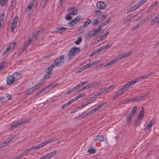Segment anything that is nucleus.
Returning <instances> with one entry per match:
<instances>
[{
    "instance_id": "de8ad7c7",
    "label": "nucleus",
    "mask_w": 159,
    "mask_h": 159,
    "mask_svg": "<svg viewBox=\"0 0 159 159\" xmlns=\"http://www.w3.org/2000/svg\"><path fill=\"white\" fill-rule=\"evenodd\" d=\"M43 84V82H42L34 86L35 87L36 89H39L41 86Z\"/></svg>"
},
{
    "instance_id": "423d86ee",
    "label": "nucleus",
    "mask_w": 159,
    "mask_h": 159,
    "mask_svg": "<svg viewBox=\"0 0 159 159\" xmlns=\"http://www.w3.org/2000/svg\"><path fill=\"white\" fill-rule=\"evenodd\" d=\"M64 61V55H62L58 58L56 59L52 65L54 67L59 66L63 64Z\"/></svg>"
},
{
    "instance_id": "39448f33",
    "label": "nucleus",
    "mask_w": 159,
    "mask_h": 159,
    "mask_svg": "<svg viewBox=\"0 0 159 159\" xmlns=\"http://www.w3.org/2000/svg\"><path fill=\"white\" fill-rule=\"evenodd\" d=\"M38 0H32V1L29 2L28 4L26 9V12L31 11L33 12V7L35 4V7L37 8V6L38 5Z\"/></svg>"
},
{
    "instance_id": "f8f14e48",
    "label": "nucleus",
    "mask_w": 159,
    "mask_h": 159,
    "mask_svg": "<svg viewBox=\"0 0 159 159\" xmlns=\"http://www.w3.org/2000/svg\"><path fill=\"white\" fill-rule=\"evenodd\" d=\"M81 19V16H77L75 18H74L73 19L71 20L69 23L70 26L73 27Z\"/></svg>"
},
{
    "instance_id": "f257e3e1",
    "label": "nucleus",
    "mask_w": 159,
    "mask_h": 159,
    "mask_svg": "<svg viewBox=\"0 0 159 159\" xmlns=\"http://www.w3.org/2000/svg\"><path fill=\"white\" fill-rule=\"evenodd\" d=\"M22 77V75L17 72H15L12 75L8 76L7 79V83L8 85H11L13 82L19 80Z\"/></svg>"
},
{
    "instance_id": "bb28decb",
    "label": "nucleus",
    "mask_w": 159,
    "mask_h": 159,
    "mask_svg": "<svg viewBox=\"0 0 159 159\" xmlns=\"http://www.w3.org/2000/svg\"><path fill=\"white\" fill-rule=\"evenodd\" d=\"M101 83L98 82H96L94 83H91L89 84V88H94L100 85Z\"/></svg>"
},
{
    "instance_id": "8fccbe9b",
    "label": "nucleus",
    "mask_w": 159,
    "mask_h": 159,
    "mask_svg": "<svg viewBox=\"0 0 159 159\" xmlns=\"http://www.w3.org/2000/svg\"><path fill=\"white\" fill-rule=\"evenodd\" d=\"M105 103H101L98 105L97 107L96 108H95L96 109H97V111L99 109H100L102 106H103L105 104Z\"/></svg>"
},
{
    "instance_id": "37998d69",
    "label": "nucleus",
    "mask_w": 159,
    "mask_h": 159,
    "mask_svg": "<svg viewBox=\"0 0 159 159\" xmlns=\"http://www.w3.org/2000/svg\"><path fill=\"white\" fill-rule=\"evenodd\" d=\"M7 1V0H1L0 2L1 5L2 6H5Z\"/></svg>"
},
{
    "instance_id": "052dcab7",
    "label": "nucleus",
    "mask_w": 159,
    "mask_h": 159,
    "mask_svg": "<svg viewBox=\"0 0 159 159\" xmlns=\"http://www.w3.org/2000/svg\"><path fill=\"white\" fill-rule=\"evenodd\" d=\"M23 156H27L28 155V152L27 150H25L22 153Z\"/></svg>"
},
{
    "instance_id": "c85d7f7f",
    "label": "nucleus",
    "mask_w": 159,
    "mask_h": 159,
    "mask_svg": "<svg viewBox=\"0 0 159 159\" xmlns=\"http://www.w3.org/2000/svg\"><path fill=\"white\" fill-rule=\"evenodd\" d=\"M154 120H151L149 123L147 125L146 128L148 130L150 129V128L152 126V125L154 124Z\"/></svg>"
},
{
    "instance_id": "f03ea898",
    "label": "nucleus",
    "mask_w": 159,
    "mask_h": 159,
    "mask_svg": "<svg viewBox=\"0 0 159 159\" xmlns=\"http://www.w3.org/2000/svg\"><path fill=\"white\" fill-rule=\"evenodd\" d=\"M45 30L43 29H42L38 31H36L33 35L34 39H36L38 43H39L42 41L44 36Z\"/></svg>"
},
{
    "instance_id": "ea45409f",
    "label": "nucleus",
    "mask_w": 159,
    "mask_h": 159,
    "mask_svg": "<svg viewBox=\"0 0 159 159\" xmlns=\"http://www.w3.org/2000/svg\"><path fill=\"white\" fill-rule=\"evenodd\" d=\"M148 0H141V1L138 2L137 3L138 4L139 6L140 7L145 2H146Z\"/></svg>"
},
{
    "instance_id": "c03bdc74",
    "label": "nucleus",
    "mask_w": 159,
    "mask_h": 159,
    "mask_svg": "<svg viewBox=\"0 0 159 159\" xmlns=\"http://www.w3.org/2000/svg\"><path fill=\"white\" fill-rule=\"evenodd\" d=\"M132 20L131 18L127 19L125 20H124L123 21V24H126L128 22H130Z\"/></svg>"
},
{
    "instance_id": "9d476101",
    "label": "nucleus",
    "mask_w": 159,
    "mask_h": 159,
    "mask_svg": "<svg viewBox=\"0 0 159 159\" xmlns=\"http://www.w3.org/2000/svg\"><path fill=\"white\" fill-rule=\"evenodd\" d=\"M132 51H130L129 52L123 54H120L116 57L118 61H120L122 59L128 57L132 53Z\"/></svg>"
},
{
    "instance_id": "7ed1b4c3",
    "label": "nucleus",
    "mask_w": 159,
    "mask_h": 159,
    "mask_svg": "<svg viewBox=\"0 0 159 159\" xmlns=\"http://www.w3.org/2000/svg\"><path fill=\"white\" fill-rule=\"evenodd\" d=\"M30 121V119H20L13 122L11 125V127L12 128L13 127H18L22 124L28 123Z\"/></svg>"
},
{
    "instance_id": "0eeeda50",
    "label": "nucleus",
    "mask_w": 159,
    "mask_h": 159,
    "mask_svg": "<svg viewBox=\"0 0 159 159\" xmlns=\"http://www.w3.org/2000/svg\"><path fill=\"white\" fill-rule=\"evenodd\" d=\"M101 30L99 28H97L90 31L87 34L86 36L87 38H91L92 37L95 36L98 33H99Z\"/></svg>"
},
{
    "instance_id": "a18cd8bd",
    "label": "nucleus",
    "mask_w": 159,
    "mask_h": 159,
    "mask_svg": "<svg viewBox=\"0 0 159 159\" xmlns=\"http://www.w3.org/2000/svg\"><path fill=\"white\" fill-rule=\"evenodd\" d=\"M96 150L94 149H89L88 152L90 154H93L95 152Z\"/></svg>"
},
{
    "instance_id": "09e8293b",
    "label": "nucleus",
    "mask_w": 159,
    "mask_h": 159,
    "mask_svg": "<svg viewBox=\"0 0 159 159\" xmlns=\"http://www.w3.org/2000/svg\"><path fill=\"white\" fill-rule=\"evenodd\" d=\"M78 99L77 97L76 96V97H75L72 99L70 100L69 102V103H70V104H71V103H72L75 101L77 100Z\"/></svg>"
},
{
    "instance_id": "473e14b6",
    "label": "nucleus",
    "mask_w": 159,
    "mask_h": 159,
    "mask_svg": "<svg viewBox=\"0 0 159 159\" xmlns=\"http://www.w3.org/2000/svg\"><path fill=\"white\" fill-rule=\"evenodd\" d=\"M142 25L143 24L141 23H138L132 28V30L134 31L136 29H138L139 28L141 27Z\"/></svg>"
},
{
    "instance_id": "20e7f679",
    "label": "nucleus",
    "mask_w": 159,
    "mask_h": 159,
    "mask_svg": "<svg viewBox=\"0 0 159 159\" xmlns=\"http://www.w3.org/2000/svg\"><path fill=\"white\" fill-rule=\"evenodd\" d=\"M80 51V49L78 48L74 47L71 48L67 53L69 57L68 59L70 60L72 58L73 56L75 55L76 53H79Z\"/></svg>"
},
{
    "instance_id": "f704fd0d",
    "label": "nucleus",
    "mask_w": 159,
    "mask_h": 159,
    "mask_svg": "<svg viewBox=\"0 0 159 159\" xmlns=\"http://www.w3.org/2000/svg\"><path fill=\"white\" fill-rule=\"evenodd\" d=\"M137 110V107L136 106H134L132 108V111L131 113H130L132 114L133 116L135 115L136 113Z\"/></svg>"
},
{
    "instance_id": "4468645a",
    "label": "nucleus",
    "mask_w": 159,
    "mask_h": 159,
    "mask_svg": "<svg viewBox=\"0 0 159 159\" xmlns=\"http://www.w3.org/2000/svg\"><path fill=\"white\" fill-rule=\"evenodd\" d=\"M13 138L11 137H10L7 139L5 140L0 145H1L2 148L5 147L9 145L10 143L13 140Z\"/></svg>"
},
{
    "instance_id": "69168bd1",
    "label": "nucleus",
    "mask_w": 159,
    "mask_h": 159,
    "mask_svg": "<svg viewBox=\"0 0 159 159\" xmlns=\"http://www.w3.org/2000/svg\"><path fill=\"white\" fill-rule=\"evenodd\" d=\"M59 85V83H57L55 84H52L50 85L52 89H53L56 86Z\"/></svg>"
},
{
    "instance_id": "a878e982",
    "label": "nucleus",
    "mask_w": 159,
    "mask_h": 159,
    "mask_svg": "<svg viewBox=\"0 0 159 159\" xmlns=\"http://www.w3.org/2000/svg\"><path fill=\"white\" fill-rule=\"evenodd\" d=\"M115 87V86L114 85H111L108 87L104 88V91L109 93L110 92L112 91L113 89V88Z\"/></svg>"
},
{
    "instance_id": "4be33fe9",
    "label": "nucleus",
    "mask_w": 159,
    "mask_h": 159,
    "mask_svg": "<svg viewBox=\"0 0 159 159\" xmlns=\"http://www.w3.org/2000/svg\"><path fill=\"white\" fill-rule=\"evenodd\" d=\"M67 29V28L64 27H61L60 28H57L56 30L54 31L55 32L57 33H61L65 32Z\"/></svg>"
},
{
    "instance_id": "5701e85b",
    "label": "nucleus",
    "mask_w": 159,
    "mask_h": 159,
    "mask_svg": "<svg viewBox=\"0 0 159 159\" xmlns=\"http://www.w3.org/2000/svg\"><path fill=\"white\" fill-rule=\"evenodd\" d=\"M139 7L138 4L137 3L136 4L134 5L133 6L131 7L128 10L127 12L128 14L129 12H132L138 8Z\"/></svg>"
},
{
    "instance_id": "f3484780",
    "label": "nucleus",
    "mask_w": 159,
    "mask_h": 159,
    "mask_svg": "<svg viewBox=\"0 0 159 159\" xmlns=\"http://www.w3.org/2000/svg\"><path fill=\"white\" fill-rule=\"evenodd\" d=\"M57 140V139L56 138L53 139H50L48 140H47L42 143L43 147L45 146L47 144L50 143L54 141H56Z\"/></svg>"
},
{
    "instance_id": "79ce46f5",
    "label": "nucleus",
    "mask_w": 159,
    "mask_h": 159,
    "mask_svg": "<svg viewBox=\"0 0 159 159\" xmlns=\"http://www.w3.org/2000/svg\"><path fill=\"white\" fill-rule=\"evenodd\" d=\"M124 92L121 90V89H120L117 91L116 92V93L120 96L121 95V94L123 93Z\"/></svg>"
},
{
    "instance_id": "e433bc0d",
    "label": "nucleus",
    "mask_w": 159,
    "mask_h": 159,
    "mask_svg": "<svg viewBox=\"0 0 159 159\" xmlns=\"http://www.w3.org/2000/svg\"><path fill=\"white\" fill-rule=\"evenodd\" d=\"M100 23L98 19H94L93 20L92 24L94 25H97Z\"/></svg>"
},
{
    "instance_id": "ddd939ff",
    "label": "nucleus",
    "mask_w": 159,
    "mask_h": 159,
    "mask_svg": "<svg viewBox=\"0 0 159 159\" xmlns=\"http://www.w3.org/2000/svg\"><path fill=\"white\" fill-rule=\"evenodd\" d=\"M150 74H148L146 75H142L141 76L138 77L136 79L133 80L134 81V82H135V84L136 83H137L142 80H143L146 79L150 77Z\"/></svg>"
},
{
    "instance_id": "7c9ffc66",
    "label": "nucleus",
    "mask_w": 159,
    "mask_h": 159,
    "mask_svg": "<svg viewBox=\"0 0 159 159\" xmlns=\"http://www.w3.org/2000/svg\"><path fill=\"white\" fill-rule=\"evenodd\" d=\"M36 90V89L35 87L34 86L28 90L27 93L29 94H31Z\"/></svg>"
},
{
    "instance_id": "6e6d98bb",
    "label": "nucleus",
    "mask_w": 159,
    "mask_h": 159,
    "mask_svg": "<svg viewBox=\"0 0 159 159\" xmlns=\"http://www.w3.org/2000/svg\"><path fill=\"white\" fill-rule=\"evenodd\" d=\"M97 111V109L95 108L93 109V110H91V111H90L89 112V113L88 114V115H89V114H91L92 113H93L94 112H95V111Z\"/></svg>"
},
{
    "instance_id": "aec40b11",
    "label": "nucleus",
    "mask_w": 159,
    "mask_h": 159,
    "mask_svg": "<svg viewBox=\"0 0 159 159\" xmlns=\"http://www.w3.org/2000/svg\"><path fill=\"white\" fill-rule=\"evenodd\" d=\"M118 61L117 58H116L115 59H113L111 61L107 62V63L104 65V67H107L110 65H112L113 64L116 63L118 62Z\"/></svg>"
},
{
    "instance_id": "680f3d73",
    "label": "nucleus",
    "mask_w": 159,
    "mask_h": 159,
    "mask_svg": "<svg viewBox=\"0 0 159 159\" xmlns=\"http://www.w3.org/2000/svg\"><path fill=\"white\" fill-rule=\"evenodd\" d=\"M119 97V96L116 93L113 96L112 98L114 100L116 99Z\"/></svg>"
},
{
    "instance_id": "dca6fc26",
    "label": "nucleus",
    "mask_w": 159,
    "mask_h": 159,
    "mask_svg": "<svg viewBox=\"0 0 159 159\" xmlns=\"http://www.w3.org/2000/svg\"><path fill=\"white\" fill-rule=\"evenodd\" d=\"M69 15L75 16L77 14V9L75 7L70 8L68 9Z\"/></svg>"
},
{
    "instance_id": "1a4fd4ad",
    "label": "nucleus",
    "mask_w": 159,
    "mask_h": 159,
    "mask_svg": "<svg viewBox=\"0 0 159 159\" xmlns=\"http://www.w3.org/2000/svg\"><path fill=\"white\" fill-rule=\"evenodd\" d=\"M56 153L57 152L54 151L42 156L39 159H50L55 156Z\"/></svg>"
},
{
    "instance_id": "393cba45",
    "label": "nucleus",
    "mask_w": 159,
    "mask_h": 159,
    "mask_svg": "<svg viewBox=\"0 0 159 159\" xmlns=\"http://www.w3.org/2000/svg\"><path fill=\"white\" fill-rule=\"evenodd\" d=\"M104 140V137L101 135H98L95 136L93 139L94 141H98L99 142L102 141Z\"/></svg>"
},
{
    "instance_id": "bf43d9fd",
    "label": "nucleus",
    "mask_w": 159,
    "mask_h": 159,
    "mask_svg": "<svg viewBox=\"0 0 159 159\" xmlns=\"http://www.w3.org/2000/svg\"><path fill=\"white\" fill-rule=\"evenodd\" d=\"M51 76L50 75L45 74L44 77V79L45 80L48 79Z\"/></svg>"
},
{
    "instance_id": "0e129e2a",
    "label": "nucleus",
    "mask_w": 159,
    "mask_h": 159,
    "mask_svg": "<svg viewBox=\"0 0 159 159\" xmlns=\"http://www.w3.org/2000/svg\"><path fill=\"white\" fill-rule=\"evenodd\" d=\"M88 82H89L87 81H83V82H81L80 83V84L81 86V87H82L84 85L88 83Z\"/></svg>"
},
{
    "instance_id": "2f4dec72",
    "label": "nucleus",
    "mask_w": 159,
    "mask_h": 159,
    "mask_svg": "<svg viewBox=\"0 0 159 159\" xmlns=\"http://www.w3.org/2000/svg\"><path fill=\"white\" fill-rule=\"evenodd\" d=\"M109 32H107L105 33L100 38V39L101 41H102L104 40L108 36L109 34Z\"/></svg>"
},
{
    "instance_id": "2eb2a0df",
    "label": "nucleus",
    "mask_w": 159,
    "mask_h": 159,
    "mask_svg": "<svg viewBox=\"0 0 159 159\" xmlns=\"http://www.w3.org/2000/svg\"><path fill=\"white\" fill-rule=\"evenodd\" d=\"M96 6L98 8L103 10L105 9L107 7L105 3L102 1L98 2L96 3Z\"/></svg>"
},
{
    "instance_id": "864d4df0",
    "label": "nucleus",
    "mask_w": 159,
    "mask_h": 159,
    "mask_svg": "<svg viewBox=\"0 0 159 159\" xmlns=\"http://www.w3.org/2000/svg\"><path fill=\"white\" fill-rule=\"evenodd\" d=\"M157 4V2H154L152 3L151 5V7H156Z\"/></svg>"
},
{
    "instance_id": "49530a36",
    "label": "nucleus",
    "mask_w": 159,
    "mask_h": 159,
    "mask_svg": "<svg viewBox=\"0 0 159 159\" xmlns=\"http://www.w3.org/2000/svg\"><path fill=\"white\" fill-rule=\"evenodd\" d=\"M84 69H87L91 68L92 67V65H91V63L88 64L84 66Z\"/></svg>"
},
{
    "instance_id": "9b49d317",
    "label": "nucleus",
    "mask_w": 159,
    "mask_h": 159,
    "mask_svg": "<svg viewBox=\"0 0 159 159\" xmlns=\"http://www.w3.org/2000/svg\"><path fill=\"white\" fill-rule=\"evenodd\" d=\"M134 84L135 82L133 80L122 85V87L120 88V89H121V90L124 92L127 90V88H129L130 86L133 85Z\"/></svg>"
},
{
    "instance_id": "3c124183",
    "label": "nucleus",
    "mask_w": 159,
    "mask_h": 159,
    "mask_svg": "<svg viewBox=\"0 0 159 159\" xmlns=\"http://www.w3.org/2000/svg\"><path fill=\"white\" fill-rule=\"evenodd\" d=\"M70 104V103H69V102H68L66 103L65 104H64V105H62L61 106V108L62 109H64L65 107L69 106Z\"/></svg>"
},
{
    "instance_id": "5fc2aeb1",
    "label": "nucleus",
    "mask_w": 159,
    "mask_h": 159,
    "mask_svg": "<svg viewBox=\"0 0 159 159\" xmlns=\"http://www.w3.org/2000/svg\"><path fill=\"white\" fill-rule=\"evenodd\" d=\"M18 19V18L16 16L14 19L13 20V23L14 24H17V20Z\"/></svg>"
},
{
    "instance_id": "6e6552de",
    "label": "nucleus",
    "mask_w": 159,
    "mask_h": 159,
    "mask_svg": "<svg viewBox=\"0 0 159 159\" xmlns=\"http://www.w3.org/2000/svg\"><path fill=\"white\" fill-rule=\"evenodd\" d=\"M144 107H142L141 111L137 118L136 120V122L137 123L141 122L144 116Z\"/></svg>"
},
{
    "instance_id": "4c0bfd02",
    "label": "nucleus",
    "mask_w": 159,
    "mask_h": 159,
    "mask_svg": "<svg viewBox=\"0 0 159 159\" xmlns=\"http://www.w3.org/2000/svg\"><path fill=\"white\" fill-rule=\"evenodd\" d=\"M82 40V39L81 37H79L78 39L75 42V43L77 45H79L81 42Z\"/></svg>"
},
{
    "instance_id": "4d7b16f0",
    "label": "nucleus",
    "mask_w": 159,
    "mask_h": 159,
    "mask_svg": "<svg viewBox=\"0 0 159 159\" xmlns=\"http://www.w3.org/2000/svg\"><path fill=\"white\" fill-rule=\"evenodd\" d=\"M66 20H70L71 18L72 17L71 16H70V15H67L66 16Z\"/></svg>"
},
{
    "instance_id": "603ef678",
    "label": "nucleus",
    "mask_w": 159,
    "mask_h": 159,
    "mask_svg": "<svg viewBox=\"0 0 159 159\" xmlns=\"http://www.w3.org/2000/svg\"><path fill=\"white\" fill-rule=\"evenodd\" d=\"M106 25L105 23L104 22L102 23L100 25H98L99 28L102 30V28L104 25Z\"/></svg>"
},
{
    "instance_id": "a211bd4d",
    "label": "nucleus",
    "mask_w": 159,
    "mask_h": 159,
    "mask_svg": "<svg viewBox=\"0 0 159 159\" xmlns=\"http://www.w3.org/2000/svg\"><path fill=\"white\" fill-rule=\"evenodd\" d=\"M52 89L51 88V87L50 85H49L44 88L42 89L39 92V93L37 94V95H39L41 93L43 92V94H44Z\"/></svg>"
},
{
    "instance_id": "c9c22d12",
    "label": "nucleus",
    "mask_w": 159,
    "mask_h": 159,
    "mask_svg": "<svg viewBox=\"0 0 159 159\" xmlns=\"http://www.w3.org/2000/svg\"><path fill=\"white\" fill-rule=\"evenodd\" d=\"M11 46H9L7 48L4 50L2 53V55H4L5 54L7 53L11 49Z\"/></svg>"
},
{
    "instance_id": "774afa93",
    "label": "nucleus",
    "mask_w": 159,
    "mask_h": 159,
    "mask_svg": "<svg viewBox=\"0 0 159 159\" xmlns=\"http://www.w3.org/2000/svg\"><path fill=\"white\" fill-rule=\"evenodd\" d=\"M93 102V100H90L89 101H88L87 102V103H85V106H86L87 105H88L89 104Z\"/></svg>"
},
{
    "instance_id": "cd10ccee",
    "label": "nucleus",
    "mask_w": 159,
    "mask_h": 159,
    "mask_svg": "<svg viewBox=\"0 0 159 159\" xmlns=\"http://www.w3.org/2000/svg\"><path fill=\"white\" fill-rule=\"evenodd\" d=\"M159 23V20L158 18H156V17L153 20H151L150 24L151 25H154L155 24H157Z\"/></svg>"
},
{
    "instance_id": "b1692460",
    "label": "nucleus",
    "mask_w": 159,
    "mask_h": 159,
    "mask_svg": "<svg viewBox=\"0 0 159 159\" xmlns=\"http://www.w3.org/2000/svg\"><path fill=\"white\" fill-rule=\"evenodd\" d=\"M126 122L127 124H129L132 120V119L134 117L133 115L131 113H129L128 115H126Z\"/></svg>"
},
{
    "instance_id": "6ab92c4d",
    "label": "nucleus",
    "mask_w": 159,
    "mask_h": 159,
    "mask_svg": "<svg viewBox=\"0 0 159 159\" xmlns=\"http://www.w3.org/2000/svg\"><path fill=\"white\" fill-rule=\"evenodd\" d=\"M53 66L52 65H50L49 67L45 70V74L51 75L52 74V71Z\"/></svg>"
},
{
    "instance_id": "13d9d810",
    "label": "nucleus",
    "mask_w": 159,
    "mask_h": 159,
    "mask_svg": "<svg viewBox=\"0 0 159 159\" xmlns=\"http://www.w3.org/2000/svg\"><path fill=\"white\" fill-rule=\"evenodd\" d=\"M102 11L100 10H97L94 12V13H95V14L98 15L101 14L102 13Z\"/></svg>"
},
{
    "instance_id": "e2e57ef3",
    "label": "nucleus",
    "mask_w": 159,
    "mask_h": 159,
    "mask_svg": "<svg viewBox=\"0 0 159 159\" xmlns=\"http://www.w3.org/2000/svg\"><path fill=\"white\" fill-rule=\"evenodd\" d=\"M89 24L88 22V21L86 20L84 22V25H83V28H85L88 26Z\"/></svg>"
},
{
    "instance_id": "a19ab883",
    "label": "nucleus",
    "mask_w": 159,
    "mask_h": 159,
    "mask_svg": "<svg viewBox=\"0 0 159 159\" xmlns=\"http://www.w3.org/2000/svg\"><path fill=\"white\" fill-rule=\"evenodd\" d=\"M112 45V44H111L110 45L107 44L105 46L102 47L103 50H106L107 49L111 48Z\"/></svg>"
},
{
    "instance_id": "58836bf2",
    "label": "nucleus",
    "mask_w": 159,
    "mask_h": 159,
    "mask_svg": "<svg viewBox=\"0 0 159 159\" xmlns=\"http://www.w3.org/2000/svg\"><path fill=\"white\" fill-rule=\"evenodd\" d=\"M144 98L145 97L144 96H139L134 98V100L135 101H139Z\"/></svg>"
},
{
    "instance_id": "72a5a7b5",
    "label": "nucleus",
    "mask_w": 159,
    "mask_h": 159,
    "mask_svg": "<svg viewBox=\"0 0 159 159\" xmlns=\"http://www.w3.org/2000/svg\"><path fill=\"white\" fill-rule=\"evenodd\" d=\"M16 4V2L15 1H12L11 2V5H10L9 8V10L12 11L13 8V7Z\"/></svg>"
},
{
    "instance_id": "338daca9",
    "label": "nucleus",
    "mask_w": 159,
    "mask_h": 159,
    "mask_svg": "<svg viewBox=\"0 0 159 159\" xmlns=\"http://www.w3.org/2000/svg\"><path fill=\"white\" fill-rule=\"evenodd\" d=\"M85 95V94H80V95H78L76 97H77L78 99H79L80 97H83Z\"/></svg>"
},
{
    "instance_id": "c756f323",
    "label": "nucleus",
    "mask_w": 159,
    "mask_h": 159,
    "mask_svg": "<svg viewBox=\"0 0 159 159\" xmlns=\"http://www.w3.org/2000/svg\"><path fill=\"white\" fill-rule=\"evenodd\" d=\"M43 147V145L42 144V143L36 146H34L32 147L33 148V150H38L40 148H41Z\"/></svg>"
},
{
    "instance_id": "412c9836",
    "label": "nucleus",
    "mask_w": 159,
    "mask_h": 159,
    "mask_svg": "<svg viewBox=\"0 0 159 159\" xmlns=\"http://www.w3.org/2000/svg\"><path fill=\"white\" fill-rule=\"evenodd\" d=\"M4 16L5 13L4 12L0 15V29L2 27V25L4 24Z\"/></svg>"
}]
</instances>
